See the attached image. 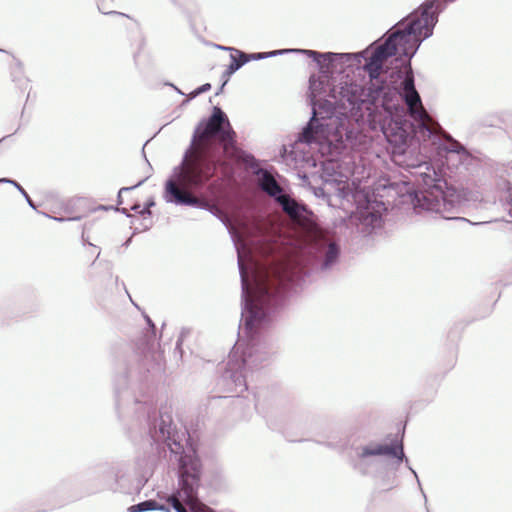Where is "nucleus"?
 I'll use <instances>...</instances> for the list:
<instances>
[{
    "label": "nucleus",
    "instance_id": "nucleus-14",
    "mask_svg": "<svg viewBox=\"0 0 512 512\" xmlns=\"http://www.w3.org/2000/svg\"><path fill=\"white\" fill-rule=\"evenodd\" d=\"M165 511L170 512V508L159 504L154 499L145 500L142 502H139L137 504H134L128 508V512H147V511Z\"/></svg>",
    "mask_w": 512,
    "mask_h": 512
},
{
    "label": "nucleus",
    "instance_id": "nucleus-8",
    "mask_svg": "<svg viewBox=\"0 0 512 512\" xmlns=\"http://www.w3.org/2000/svg\"><path fill=\"white\" fill-rule=\"evenodd\" d=\"M357 206L360 223L371 229L379 228L382 224V212L386 210L382 201L372 200L368 195Z\"/></svg>",
    "mask_w": 512,
    "mask_h": 512
},
{
    "label": "nucleus",
    "instance_id": "nucleus-9",
    "mask_svg": "<svg viewBox=\"0 0 512 512\" xmlns=\"http://www.w3.org/2000/svg\"><path fill=\"white\" fill-rule=\"evenodd\" d=\"M293 53H301L305 54L308 57L312 58L319 67L321 73H328L330 65L337 59H345L349 61L353 58L357 59V62H361V58L363 56L361 54H352V53H334V52H325L321 53L314 50L307 49H296Z\"/></svg>",
    "mask_w": 512,
    "mask_h": 512
},
{
    "label": "nucleus",
    "instance_id": "nucleus-32",
    "mask_svg": "<svg viewBox=\"0 0 512 512\" xmlns=\"http://www.w3.org/2000/svg\"><path fill=\"white\" fill-rule=\"evenodd\" d=\"M131 242V238H129L128 240H126V242L124 243V246H128Z\"/></svg>",
    "mask_w": 512,
    "mask_h": 512
},
{
    "label": "nucleus",
    "instance_id": "nucleus-23",
    "mask_svg": "<svg viewBox=\"0 0 512 512\" xmlns=\"http://www.w3.org/2000/svg\"><path fill=\"white\" fill-rule=\"evenodd\" d=\"M211 89V84L210 83H205L201 86H199L198 88H196L192 93H191V99L192 98H195L196 96L202 94V93H205L207 92L208 90Z\"/></svg>",
    "mask_w": 512,
    "mask_h": 512
},
{
    "label": "nucleus",
    "instance_id": "nucleus-18",
    "mask_svg": "<svg viewBox=\"0 0 512 512\" xmlns=\"http://www.w3.org/2000/svg\"><path fill=\"white\" fill-rule=\"evenodd\" d=\"M323 85V81L317 80L314 76H311L309 79V89L311 91V95L316 97V94L319 93V90L323 88Z\"/></svg>",
    "mask_w": 512,
    "mask_h": 512
},
{
    "label": "nucleus",
    "instance_id": "nucleus-17",
    "mask_svg": "<svg viewBox=\"0 0 512 512\" xmlns=\"http://www.w3.org/2000/svg\"><path fill=\"white\" fill-rule=\"evenodd\" d=\"M120 470L117 467H109L102 475L104 479L111 480L112 483L108 484L109 489H113L114 484L118 482Z\"/></svg>",
    "mask_w": 512,
    "mask_h": 512
},
{
    "label": "nucleus",
    "instance_id": "nucleus-20",
    "mask_svg": "<svg viewBox=\"0 0 512 512\" xmlns=\"http://www.w3.org/2000/svg\"><path fill=\"white\" fill-rule=\"evenodd\" d=\"M190 334V329L188 328H182L179 334V337L176 341L175 351H178L180 355H182V344L184 341V338Z\"/></svg>",
    "mask_w": 512,
    "mask_h": 512
},
{
    "label": "nucleus",
    "instance_id": "nucleus-13",
    "mask_svg": "<svg viewBox=\"0 0 512 512\" xmlns=\"http://www.w3.org/2000/svg\"><path fill=\"white\" fill-rule=\"evenodd\" d=\"M499 187L502 191L500 202L505 209H508V218H504V221L512 223V186L509 182L503 181Z\"/></svg>",
    "mask_w": 512,
    "mask_h": 512
},
{
    "label": "nucleus",
    "instance_id": "nucleus-12",
    "mask_svg": "<svg viewBox=\"0 0 512 512\" xmlns=\"http://www.w3.org/2000/svg\"><path fill=\"white\" fill-rule=\"evenodd\" d=\"M218 48L231 51V52L235 53L236 55H238L239 57H244V59H248V62L263 60V59H267L270 57H275L277 55H285V54H289V53L296 51V49H280V50H274V51H269V52H259V53L247 54L243 51H240V50L232 48V47L218 46Z\"/></svg>",
    "mask_w": 512,
    "mask_h": 512
},
{
    "label": "nucleus",
    "instance_id": "nucleus-31",
    "mask_svg": "<svg viewBox=\"0 0 512 512\" xmlns=\"http://www.w3.org/2000/svg\"><path fill=\"white\" fill-rule=\"evenodd\" d=\"M53 219L56 221H59V222H63L66 220L65 218H57V217H54Z\"/></svg>",
    "mask_w": 512,
    "mask_h": 512
},
{
    "label": "nucleus",
    "instance_id": "nucleus-24",
    "mask_svg": "<svg viewBox=\"0 0 512 512\" xmlns=\"http://www.w3.org/2000/svg\"><path fill=\"white\" fill-rule=\"evenodd\" d=\"M267 423L273 430H278V431H282L284 429V426L286 425V424H278L274 419H272V417H269L267 419Z\"/></svg>",
    "mask_w": 512,
    "mask_h": 512
},
{
    "label": "nucleus",
    "instance_id": "nucleus-35",
    "mask_svg": "<svg viewBox=\"0 0 512 512\" xmlns=\"http://www.w3.org/2000/svg\"><path fill=\"white\" fill-rule=\"evenodd\" d=\"M0 52H4V50L0 49Z\"/></svg>",
    "mask_w": 512,
    "mask_h": 512
},
{
    "label": "nucleus",
    "instance_id": "nucleus-16",
    "mask_svg": "<svg viewBox=\"0 0 512 512\" xmlns=\"http://www.w3.org/2000/svg\"><path fill=\"white\" fill-rule=\"evenodd\" d=\"M397 486V481L394 476H389L388 474L383 475L376 482V488L379 491H389Z\"/></svg>",
    "mask_w": 512,
    "mask_h": 512
},
{
    "label": "nucleus",
    "instance_id": "nucleus-29",
    "mask_svg": "<svg viewBox=\"0 0 512 512\" xmlns=\"http://www.w3.org/2000/svg\"><path fill=\"white\" fill-rule=\"evenodd\" d=\"M168 85H169V86H171V87H173V88L176 90V92H177L178 94H181V95H183V94H184V93H183L179 88H177V87H176L175 85H173L172 83H169Z\"/></svg>",
    "mask_w": 512,
    "mask_h": 512
},
{
    "label": "nucleus",
    "instance_id": "nucleus-30",
    "mask_svg": "<svg viewBox=\"0 0 512 512\" xmlns=\"http://www.w3.org/2000/svg\"><path fill=\"white\" fill-rule=\"evenodd\" d=\"M315 195H316V196H318V197H319V196H321V195H323V189H322V188H318V189L315 191Z\"/></svg>",
    "mask_w": 512,
    "mask_h": 512
},
{
    "label": "nucleus",
    "instance_id": "nucleus-28",
    "mask_svg": "<svg viewBox=\"0 0 512 512\" xmlns=\"http://www.w3.org/2000/svg\"><path fill=\"white\" fill-rule=\"evenodd\" d=\"M145 319H146V321H147V324H148L152 329H155V325H154V323L152 322V320H151L148 316H146V317H145Z\"/></svg>",
    "mask_w": 512,
    "mask_h": 512
},
{
    "label": "nucleus",
    "instance_id": "nucleus-27",
    "mask_svg": "<svg viewBox=\"0 0 512 512\" xmlns=\"http://www.w3.org/2000/svg\"><path fill=\"white\" fill-rule=\"evenodd\" d=\"M117 211L121 212L126 217H131V214L129 213L128 209H126V208L117 209Z\"/></svg>",
    "mask_w": 512,
    "mask_h": 512
},
{
    "label": "nucleus",
    "instance_id": "nucleus-19",
    "mask_svg": "<svg viewBox=\"0 0 512 512\" xmlns=\"http://www.w3.org/2000/svg\"><path fill=\"white\" fill-rule=\"evenodd\" d=\"M13 186L20 192L21 196L24 197V199L26 200L27 204L33 209V210H36L37 207L35 205V203L32 201V199L30 198V196L28 195V193L25 191V189L17 182V183H13Z\"/></svg>",
    "mask_w": 512,
    "mask_h": 512
},
{
    "label": "nucleus",
    "instance_id": "nucleus-3",
    "mask_svg": "<svg viewBox=\"0 0 512 512\" xmlns=\"http://www.w3.org/2000/svg\"><path fill=\"white\" fill-rule=\"evenodd\" d=\"M214 137L230 147L236 142V133L227 115L218 106L213 107L209 118L199 122L181 164L173 169V176L166 180L163 193L166 203L192 206L217 216L218 210L209 201L191 193L201 190L213 178L220 164L219 151L210 141Z\"/></svg>",
    "mask_w": 512,
    "mask_h": 512
},
{
    "label": "nucleus",
    "instance_id": "nucleus-33",
    "mask_svg": "<svg viewBox=\"0 0 512 512\" xmlns=\"http://www.w3.org/2000/svg\"><path fill=\"white\" fill-rule=\"evenodd\" d=\"M222 90H223V87L221 86V87L218 89V92L216 93V95H218Z\"/></svg>",
    "mask_w": 512,
    "mask_h": 512
},
{
    "label": "nucleus",
    "instance_id": "nucleus-4",
    "mask_svg": "<svg viewBox=\"0 0 512 512\" xmlns=\"http://www.w3.org/2000/svg\"><path fill=\"white\" fill-rule=\"evenodd\" d=\"M426 172L420 173L421 183L418 189L410 193L414 208L441 214L445 219H454L459 212L461 196L452 187H448L446 180L435 171L426 166Z\"/></svg>",
    "mask_w": 512,
    "mask_h": 512
},
{
    "label": "nucleus",
    "instance_id": "nucleus-2",
    "mask_svg": "<svg viewBox=\"0 0 512 512\" xmlns=\"http://www.w3.org/2000/svg\"><path fill=\"white\" fill-rule=\"evenodd\" d=\"M235 247L241 280L240 331L246 337V342L241 355H238L237 350L230 353L218 384L227 392L240 394L248 388L246 371L257 369L269 357L265 344L260 340V330L270 322L272 315L283 304L290 279L286 273L276 271L273 279H257L250 291L246 267L236 243Z\"/></svg>",
    "mask_w": 512,
    "mask_h": 512
},
{
    "label": "nucleus",
    "instance_id": "nucleus-21",
    "mask_svg": "<svg viewBox=\"0 0 512 512\" xmlns=\"http://www.w3.org/2000/svg\"><path fill=\"white\" fill-rule=\"evenodd\" d=\"M146 181V179H142L140 180L137 184L133 185V186H130V187H122L119 192H118V195H117V204L120 205L122 204V193L123 192H127V191H131L139 186H141L144 182Z\"/></svg>",
    "mask_w": 512,
    "mask_h": 512
},
{
    "label": "nucleus",
    "instance_id": "nucleus-5",
    "mask_svg": "<svg viewBox=\"0 0 512 512\" xmlns=\"http://www.w3.org/2000/svg\"><path fill=\"white\" fill-rule=\"evenodd\" d=\"M415 110L419 111V114L421 116H416L407 106L406 108L404 107V119L412 125L413 131L411 132V134L405 140L404 143L397 145L389 142L391 145L401 150V152H404V149H402V147L405 146L408 143V141L412 139L413 136H415L419 140H422L423 142L429 140L433 145H436L440 150H443L451 155H456L461 164L463 165L472 164L474 157L463 144H461L459 141H457L451 136H447L446 141L442 142V140L436 134H434V132L424 123V110L422 104L415 106Z\"/></svg>",
    "mask_w": 512,
    "mask_h": 512
},
{
    "label": "nucleus",
    "instance_id": "nucleus-7",
    "mask_svg": "<svg viewBox=\"0 0 512 512\" xmlns=\"http://www.w3.org/2000/svg\"><path fill=\"white\" fill-rule=\"evenodd\" d=\"M340 245L327 238H318L306 248L303 265L311 273L327 275L340 261Z\"/></svg>",
    "mask_w": 512,
    "mask_h": 512
},
{
    "label": "nucleus",
    "instance_id": "nucleus-10",
    "mask_svg": "<svg viewBox=\"0 0 512 512\" xmlns=\"http://www.w3.org/2000/svg\"><path fill=\"white\" fill-rule=\"evenodd\" d=\"M277 203L291 219L306 220L312 215V212L306 204L296 201L286 193L277 201Z\"/></svg>",
    "mask_w": 512,
    "mask_h": 512
},
{
    "label": "nucleus",
    "instance_id": "nucleus-25",
    "mask_svg": "<svg viewBox=\"0 0 512 512\" xmlns=\"http://www.w3.org/2000/svg\"><path fill=\"white\" fill-rule=\"evenodd\" d=\"M0 183H7L13 186V183H17V181L10 178H0Z\"/></svg>",
    "mask_w": 512,
    "mask_h": 512
},
{
    "label": "nucleus",
    "instance_id": "nucleus-1",
    "mask_svg": "<svg viewBox=\"0 0 512 512\" xmlns=\"http://www.w3.org/2000/svg\"><path fill=\"white\" fill-rule=\"evenodd\" d=\"M422 30L407 15L394 24L371 46L373 52L363 65L368 73L366 87L345 83L329 90L342 117H312L299 135L306 144H326L340 153L358 133L356 125L364 120L365 111L373 128L377 126L388 142L404 143L413 127L404 119V103L416 116L415 106L421 98L415 88L411 59L426 40Z\"/></svg>",
    "mask_w": 512,
    "mask_h": 512
},
{
    "label": "nucleus",
    "instance_id": "nucleus-26",
    "mask_svg": "<svg viewBox=\"0 0 512 512\" xmlns=\"http://www.w3.org/2000/svg\"><path fill=\"white\" fill-rule=\"evenodd\" d=\"M141 205L139 203H136L134 205L131 206L130 210L134 211V212H137L140 214V211H141Z\"/></svg>",
    "mask_w": 512,
    "mask_h": 512
},
{
    "label": "nucleus",
    "instance_id": "nucleus-22",
    "mask_svg": "<svg viewBox=\"0 0 512 512\" xmlns=\"http://www.w3.org/2000/svg\"><path fill=\"white\" fill-rule=\"evenodd\" d=\"M155 206V201L153 198H150L148 199V201L145 203L144 207L141 209L140 211V215L145 217V216H150L151 215V207Z\"/></svg>",
    "mask_w": 512,
    "mask_h": 512
},
{
    "label": "nucleus",
    "instance_id": "nucleus-11",
    "mask_svg": "<svg viewBox=\"0 0 512 512\" xmlns=\"http://www.w3.org/2000/svg\"><path fill=\"white\" fill-rule=\"evenodd\" d=\"M259 179V187L262 191H264L267 195L277 201L285 194L283 188L274 178V176L264 168H258L255 171Z\"/></svg>",
    "mask_w": 512,
    "mask_h": 512
},
{
    "label": "nucleus",
    "instance_id": "nucleus-6",
    "mask_svg": "<svg viewBox=\"0 0 512 512\" xmlns=\"http://www.w3.org/2000/svg\"><path fill=\"white\" fill-rule=\"evenodd\" d=\"M376 456H391L396 458L398 461H405L406 467L415 476L424 501L427 503V497L421 487L418 475L416 471L409 465V460L405 456L402 441L391 444L370 442L366 445L356 447L355 458L352 461L353 469L363 476L369 475L371 469L376 465V461L372 459V457Z\"/></svg>",
    "mask_w": 512,
    "mask_h": 512
},
{
    "label": "nucleus",
    "instance_id": "nucleus-34",
    "mask_svg": "<svg viewBox=\"0 0 512 512\" xmlns=\"http://www.w3.org/2000/svg\"><path fill=\"white\" fill-rule=\"evenodd\" d=\"M77 219H79V217L69 218L68 220H77Z\"/></svg>",
    "mask_w": 512,
    "mask_h": 512
},
{
    "label": "nucleus",
    "instance_id": "nucleus-15",
    "mask_svg": "<svg viewBox=\"0 0 512 512\" xmlns=\"http://www.w3.org/2000/svg\"><path fill=\"white\" fill-rule=\"evenodd\" d=\"M231 63L228 65L227 69L222 74V79L224 80L222 83V87H224L229 78L236 73L243 65L248 63V59H244V57L236 56L235 54L230 55Z\"/></svg>",
    "mask_w": 512,
    "mask_h": 512
}]
</instances>
